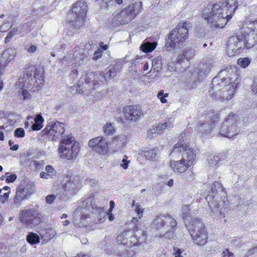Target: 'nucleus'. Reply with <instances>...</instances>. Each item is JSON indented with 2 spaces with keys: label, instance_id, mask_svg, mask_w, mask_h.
<instances>
[{
  "label": "nucleus",
  "instance_id": "nucleus-37",
  "mask_svg": "<svg viewBox=\"0 0 257 257\" xmlns=\"http://www.w3.org/2000/svg\"><path fill=\"white\" fill-rule=\"evenodd\" d=\"M36 69L34 67H31L26 69V73L28 80H32L36 78Z\"/></svg>",
  "mask_w": 257,
  "mask_h": 257
},
{
  "label": "nucleus",
  "instance_id": "nucleus-27",
  "mask_svg": "<svg viewBox=\"0 0 257 257\" xmlns=\"http://www.w3.org/2000/svg\"><path fill=\"white\" fill-rule=\"evenodd\" d=\"M213 66V61L212 59L207 60L205 64H202L200 67V69L198 72V77L199 79H202L205 77L209 72Z\"/></svg>",
  "mask_w": 257,
  "mask_h": 257
},
{
  "label": "nucleus",
  "instance_id": "nucleus-49",
  "mask_svg": "<svg viewBox=\"0 0 257 257\" xmlns=\"http://www.w3.org/2000/svg\"><path fill=\"white\" fill-rule=\"evenodd\" d=\"M144 209L140 205L137 204L136 205L135 211L139 216V218H141L143 216Z\"/></svg>",
  "mask_w": 257,
  "mask_h": 257
},
{
  "label": "nucleus",
  "instance_id": "nucleus-62",
  "mask_svg": "<svg viewBox=\"0 0 257 257\" xmlns=\"http://www.w3.org/2000/svg\"><path fill=\"white\" fill-rule=\"evenodd\" d=\"M22 93L24 100H29L30 99V94L27 90H23Z\"/></svg>",
  "mask_w": 257,
  "mask_h": 257
},
{
  "label": "nucleus",
  "instance_id": "nucleus-26",
  "mask_svg": "<svg viewBox=\"0 0 257 257\" xmlns=\"http://www.w3.org/2000/svg\"><path fill=\"white\" fill-rule=\"evenodd\" d=\"M160 153L159 149L157 148L153 149L144 148L142 151V155L146 157L147 160H156Z\"/></svg>",
  "mask_w": 257,
  "mask_h": 257
},
{
  "label": "nucleus",
  "instance_id": "nucleus-54",
  "mask_svg": "<svg viewBox=\"0 0 257 257\" xmlns=\"http://www.w3.org/2000/svg\"><path fill=\"white\" fill-rule=\"evenodd\" d=\"M85 183L86 184L94 187L97 185L98 181L94 179H89L86 180Z\"/></svg>",
  "mask_w": 257,
  "mask_h": 257
},
{
  "label": "nucleus",
  "instance_id": "nucleus-35",
  "mask_svg": "<svg viewBox=\"0 0 257 257\" xmlns=\"http://www.w3.org/2000/svg\"><path fill=\"white\" fill-rule=\"evenodd\" d=\"M220 161V158L218 155L210 157L208 159V166L212 168L217 166Z\"/></svg>",
  "mask_w": 257,
  "mask_h": 257
},
{
  "label": "nucleus",
  "instance_id": "nucleus-20",
  "mask_svg": "<svg viewBox=\"0 0 257 257\" xmlns=\"http://www.w3.org/2000/svg\"><path fill=\"white\" fill-rule=\"evenodd\" d=\"M220 115L218 113L214 114L210 118V123L208 122L201 121H199L198 124V131L201 133L205 135H214L211 133L215 125V123L218 122Z\"/></svg>",
  "mask_w": 257,
  "mask_h": 257
},
{
  "label": "nucleus",
  "instance_id": "nucleus-4",
  "mask_svg": "<svg viewBox=\"0 0 257 257\" xmlns=\"http://www.w3.org/2000/svg\"><path fill=\"white\" fill-rule=\"evenodd\" d=\"M221 188L220 183L217 181L215 182L212 184L205 197L210 209L214 214L218 212L219 214H224L229 210L227 199L225 197L222 198L217 194L218 191L221 190L222 192Z\"/></svg>",
  "mask_w": 257,
  "mask_h": 257
},
{
  "label": "nucleus",
  "instance_id": "nucleus-47",
  "mask_svg": "<svg viewBox=\"0 0 257 257\" xmlns=\"http://www.w3.org/2000/svg\"><path fill=\"white\" fill-rule=\"evenodd\" d=\"M257 254V246H254L253 247L250 248V249H248L246 255H245V257H249V256L251 255L252 254Z\"/></svg>",
  "mask_w": 257,
  "mask_h": 257
},
{
  "label": "nucleus",
  "instance_id": "nucleus-17",
  "mask_svg": "<svg viewBox=\"0 0 257 257\" xmlns=\"http://www.w3.org/2000/svg\"><path fill=\"white\" fill-rule=\"evenodd\" d=\"M64 132V124L59 121L51 122L43 130L44 134L52 136L53 140L58 139L60 136H63Z\"/></svg>",
  "mask_w": 257,
  "mask_h": 257
},
{
  "label": "nucleus",
  "instance_id": "nucleus-23",
  "mask_svg": "<svg viewBox=\"0 0 257 257\" xmlns=\"http://www.w3.org/2000/svg\"><path fill=\"white\" fill-rule=\"evenodd\" d=\"M170 167L174 172L183 173L190 167L187 165V163L185 161V157H182L179 162L175 161H171L170 162Z\"/></svg>",
  "mask_w": 257,
  "mask_h": 257
},
{
  "label": "nucleus",
  "instance_id": "nucleus-13",
  "mask_svg": "<svg viewBox=\"0 0 257 257\" xmlns=\"http://www.w3.org/2000/svg\"><path fill=\"white\" fill-rule=\"evenodd\" d=\"M176 220L169 214H161L157 216L152 223L153 227L162 230L169 228V226H176Z\"/></svg>",
  "mask_w": 257,
  "mask_h": 257
},
{
  "label": "nucleus",
  "instance_id": "nucleus-33",
  "mask_svg": "<svg viewBox=\"0 0 257 257\" xmlns=\"http://www.w3.org/2000/svg\"><path fill=\"white\" fill-rule=\"evenodd\" d=\"M26 240L32 245L35 244L40 242V237L36 233L29 232L27 235Z\"/></svg>",
  "mask_w": 257,
  "mask_h": 257
},
{
  "label": "nucleus",
  "instance_id": "nucleus-41",
  "mask_svg": "<svg viewBox=\"0 0 257 257\" xmlns=\"http://www.w3.org/2000/svg\"><path fill=\"white\" fill-rule=\"evenodd\" d=\"M168 96V94L166 93H164L163 90H160L159 91L157 94V97L160 100V101L163 103H166L167 99L166 97Z\"/></svg>",
  "mask_w": 257,
  "mask_h": 257
},
{
  "label": "nucleus",
  "instance_id": "nucleus-56",
  "mask_svg": "<svg viewBox=\"0 0 257 257\" xmlns=\"http://www.w3.org/2000/svg\"><path fill=\"white\" fill-rule=\"evenodd\" d=\"M9 192L5 193L3 195H0V201L3 203L7 201L9 197Z\"/></svg>",
  "mask_w": 257,
  "mask_h": 257
},
{
  "label": "nucleus",
  "instance_id": "nucleus-10",
  "mask_svg": "<svg viewBox=\"0 0 257 257\" xmlns=\"http://www.w3.org/2000/svg\"><path fill=\"white\" fill-rule=\"evenodd\" d=\"M42 215L39 210L31 208L21 211L20 219L21 222L28 227H33L39 224L41 221Z\"/></svg>",
  "mask_w": 257,
  "mask_h": 257
},
{
  "label": "nucleus",
  "instance_id": "nucleus-64",
  "mask_svg": "<svg viewBox=\"0 0 257 257\" xmlns=\"http://www.w3.org/2000/svg\"><path fill=\"white\" fill-rule=\"evenodd\" d=\"M142 68L144 71H147L149 69V64L147 62H143L142 63Z\"/></svg>",
  "mask_w": 257,
  "mask_h": 257
},
{
  "label": "nucleus",
  "instance_id": "nucleus-14",
  "mask_svg": "<svg viewBox=\"0 0 257 257\" xmlns=\"http://www.w3.org/2000/svg\"><path fill=\"white\" fill-rule=\"evenodd\" d=\"M125 233L118 235L117 239L119 244L127 245V246H132L140 245L146 240L147 236L142 230L138 231L136 234L130 237V243H128L127 239L124 238Z\"/></svg>",
  "mask_w": 257,
  "mask_h": 257
},
{
  "label": "nucleus",
  "instance_id": "nucleus-2",
  "mask_svg": "<svg viewBox=\"0 0 257 257\" xmlns=\"http://www.w3.org/2000/svg\"><path fill=\"white\" fill-rule=\"evenodd\" d=\"M239 5L237 0H223L213 5L210 9H205L202 17L211 27L222 28L232 18Z\"/></svg>",
  "mask_w": 257,
  "mask_h": 257
},
{
  "label": "nucleus",
  "instance_id": "nucleus-57",
  "mask_svg": "<svg viewBox=\"0 0 257 257\" xmlns=\"http://www.w3.org/2000/svg\"><path fill=\"white\" fill-rule=\"evenodd\" d=\"M8 63V62H7L0 56V74H1L2 71L4 69Z\"/></svg>",
  "mask_w": 257,
  "mask_h": 257
},
{
  "label": "nucleus",
  "instance_id": "nucleus-40",
  "mask_svg": "<svg viewBox=\"0 0 257 257\" xmlns=\"http://www.w3.org/2000/svg\"><path fill=\"white\" fill-rule=\"evenodd\" d=\"M250 61L248 58H240L237 60V63L242 68L246 67L250 63Z\"/></svg>",
  "mask_w": 257,
  "mask_h": 257
},
{
  "label": "nucleus",
  "instance_id": "nucleus-34",
  "mask_svg": "<svg viewBox=\"0 0 257 257\" xmlns=\"http://www.w3.org/2000/svg\"><path fill=\"white\" fill-rule=\"evenodd\" d=\"M103 133L105 135L110 136L115 133V129L110 122H107L103 127Z\"/></svg>",
  "mask_w": 257,
  "mask_h": 257
},
{
  "label": "nucleus",
  "instance_id": "nucleus-50",
  "mask_svg": "<svg viewBox=\"0 0 257 257\" xmlns=\"http://www.w3.org/2000/svg\"><path fill=\"white\" fill-rule=\"evenodd\" d=\"M193 175L194 174L192 171H188L183 175V177L187 181H190L194 179Z\"/></svg>",
  "mask_w": 257,
  "mask_h": 257
},
{
  "label": "nucleus",
  "instance_id": "nucleus-63",
  "mask_svg": "<svg viewBox=\"0 0 257 257\" xmlns=\"http://www.w3.org/2000/svg\"><path fill=\"white\" fill-rule=\"evenodd\" d=\"M40 177L41 178L45 179H49L52 178V177L49 175V174L46 171L41 172L40 174Z\"/></svg>",
  "mask_w": 257,
  "mask_h": 257
},
{
  "label": "nucleus",
  "instance_id": "nucleus-22",
  "mask_svg": "<svg viewBox=\"0 0 257 257\" xmlns=\"http://www.w3.org/2000/svg\"><path fill=\"white\" fill-rule=\"evenodd\" d=\"M161 61L159 59L154 60L152 61V66L149 72L147 74V77L154 80H156L159 78L158 73L161 71L162 69Z\"/></svg>",
  "mask_w": 257,
  "mask_h": 257
},
{
  "label": "nucleus",
  "instance_id": "nucleus-45",
  "mask_svg": "<svg viewBox=\"0 0 257 257\" xmlns=\"http://www.w3.org/2000/svg\"><path fill=\"white\" fill-rule=\"evenodd\" d=\"M45 171L47 172L49 175L53 176L56 174V170L50 165H47L45 167Z\"/></svg>",
  "mask_w": 257,
  "mask_h": 257
},
{
  "label": "nucleus",
  "instance_id": "nucleus-12",
  "mask_svg": "<svg viewBox=\"0 0 257 257\" xmlns=\"http://www.w3.org/2000/svg\"><path fill=\"white\" fill-rule=\"evenodd\" d=\"M71 11L72 13L75 14L76 17L75 21L71 22L72 25H73L76 28H80L84 24L85 17L87 12L86 2L83 0L77 2L73 5Z\"/></svg>",
  "mask_w": 257,
  "mask_h": 257
},
{
  "label": "nucleus",
  "instance_id": "nucleus-44",
  "mask_svg": "<svg viewBox=\"0 0 257 257\" xmlns=\"http://www.w3.org/2000/svg\"><path fill=\"white\" fill-rule=\"evenodd\" d=\"M130 161L127 160V157L126 155H124L123 156V159L121 161V164H120V166L123 169H127L128 167V164L130 163Z\"/></svg>",
  "mask_w": 257,
  "mask_h": 257
},
{
  "label": "nucleus",
  "instance_id": "nucleus-60",
  "mask_svg": "<svg viewBox=\"0 0 257 257\" xmlns=\"http://www.w3.org/2000/svg\"><path fill=\"white\" fill-rule=\"evenodd\" d=\"M55 199V196L54 195H49L46 197V201L48 204H51L53 202Z\"/></svg>",
  "mask_w": 257,
  "mask_h": 257
},
{
  "label": "nucleus",
  "instance_id": "nucleus-59",
  "mask_svg": "<svg viewBox=\"0 0 257 257\" xmlns=\"http://www.w3.org/2000/svg\"><path fill=\"white\" fill-rule=\"evenodd\" d=\"M8 143H9V146L11 147L10 149H11V150L17 151V150H18V149H19V145H17V144L13 145L14 144V142L12 140H9Z\"/></svg>",
  "mask_w": 257,
  "mask_h": 257
},
{
  "label": "nucleus",
  "instance_id": "nucleus-61",
  "mask_svg": "<svg viewBox=\"0 0 257 257\" xmlns=\"http://www.w3.org/2000/svg\"><path fill=\"white\" fill-rule=\"evenodd\" d=\"M223 257H234V254L232 252H230L229 249H225L222 253Z\"/></svg>",
  "mask_w": 257,
  "mask_h": 257
},
{
  "label": "nucleus",
  "instance_id": "nucleus-30",
  "mask_svg": "<svg viewBox=\"0 0 257 257\" xmlns=\"http://www.w3.org/2000/svg\"><path fill=\"white\" fill-rule=\"evenodd\" d=\"M16 51L13 48H8L6 49L2 54L1 57L7 62L9 63L14 59L16 56Z\"/></svg>",
  "mask_w": 257,
  "mask_h": 257
},
{
  "label": "nucleus",
  "instance_id": "nucleus-31",
  "mask_svg": "<svg viewBox=\"0 0 257 257\" xmlns=\"http://www.w3.org/2000/svg\"><path fill=\"white\" fill-rule=\"evenodd\" d=\"M157 44V42L151 43L145 40L141 45L140 49L144 52L149 53L156 48Z\"/></svg>",
  "mask_w": 257,
  "mask_h": 257
},
{
  "label": "nucleus",
  "instance_id": "nucleus-15",
  "mask_svg": "<svg viewBox=\"0 0 257 257\" xmlns=\"http://www.w3.org/2000/svg\"><path fill=\"white\" fill-rule=\"evenodd\" d=\"M88 145L92 150L100 155H105L108 151V144L107 140L99 136L91 139Z\"/></svg>",
  "mask_w": 257,
  "mask_h": 257
},
{
  "label": "nucleus",
  "instance_id": "nucleus-18",
  "mask_svg": "<svg viewBox=\"0 0 257 257\" xmlns=\"http://www.w3.org/2000/svg\"><path fill=\"white\" fill-rule=\"evenodd\" d=\"M123 113L125 118L132 122L137 121L144 115L141 107L137 105L124 107Z\"/></svg>",
  "mask_w": 257,
  "mask_h": 257
},
{
  "label": "nucleus",
  "instance_id": "nucleus-52",
  "mask_svg": "<svg viewBox=\"0 0 257 257\" xmlns=\"http://www.w3.org/2000/svg\"><path fill=\"white\" fill-rule=\"evenodd\" d=\"M251 91L254 95L257 96V78L253 80L251 85Z\"/></svg>",
  "mask_w": 257,
  "mask_h": 257
},
{
  "label": "nucleus",
  "instance_id": "nucleus-58",
  "mask_svg": "<svg viewBox=\"0 0 257 257\" xmlns=\"http://www.w3.org/2000/svg\"><path fill=\"white\" fill-rule=\"evenodd\" d=\"M17 178V176L16 174H12L7 177L6 182L8 183H12L14 182Z\"/></svg>",
  "mask_w": 257,
  "mask_h": 257
},
{
  "label": "nucleus",
  "instance_id": "nucleus-42",
  "mask_svg": "<svg viewBox=\"0 0 257 257\" xmlns=\"http://www.w3.org/2000/svg\"><path fill=\"white\" fill-rule=\"evenodd\" d=\"M249 26L246 27L247 30L251 31L257 35V20L253 21Z\"/></svg>",
  "mask_w": 257,
  "mask_h": 257
},
{
  "label": "nucleus",
  "instance_id": "nucleus-43",
  "mask_svg": "<svg viewBox=\"0 0 257 257\" xmlns=\"http://www.w3.org/2000/svg\"><path fill=\"white\" fill-rule=\"evenodd\" d=\"M14 135L17 138H23L25 135V131L22 127L17 128L15 131Z\"/></svg>",
  "mask_w": 257,
  "mask_h": 257
},
{
  "label": "nucleus",
  "instance_id": "nucleus-19",
  "mask_svg": "<svg viewBox=\"0 0 257 257\" xmlns=\"http://www.w3.org/2000/svg\"><path fill=\"white\" fill-rule=\"evenodd\" d=\"M31 194L30 188L27 186L21 185L16 189V194L14 197L11 205L13 208H18L21 206L22 201Z\"/></svg>",
  "mask_w": 257,
  "mask_h": 257
},
{
  "label": "nucleus",
  "instance_id": "nucleus-3",
  "mask_svg": "<svg viewBox=\"0 0 257 257\" xmlns=\"http://www.w3.org/2000/svg\"><path fill=\"white\" fill-rule=\"evenodd\" d=\"M190 24L186 22L180 23L167 35L165 48L168 51L174 53L179 50L188 38V27Z\"/></svg>",
  "mask_w": 257,
  "mask_h": 257
},
{
  "label": "nucleus",
  "instance_id": "nucleus-32",
  "mask_svg": "<svg viewBox=\"0 0 257 257\" xmlns=\"http://www.w3.org/2000/svg\"><path fill=\"white\" fill-rule=\"evenodd\" d=\"M34 120L35 123L32 125V130L34 131H39L41 130L43 127L42 124L44 121V119L42 115L41 114H37L35 117Z\"/></svg>",
  "mask_w": 257,
  "mask_h": 257
},
{
  "label": "nucleus",
  "instance_id": "nucleus-48",
  "mask_svg": "<svg viewBox=\"0 0 257 257\" xmlns=\"http://www.w3.org/2000/svg\"><path fill=\"white\" fill-rule=\"evenodd\" d=\"M40 70H37L36 71V78L38 79L39 81H42L43 80V68H39Z\"/></svg>",
  "mask_w": 257,
  "mask_h": 257
},
{
  "label": "nucleus",
  "instance_id": "nucleus-5",
  "mask_svg": "<svg viewBox=\"0 0 257 257\" xmlns=\"http://www.w3.org/2000/svg\"><path fill=\"white\" fill-rule=\"evenodd\" d=\"M58 152L62 159L74 160L79 152V143L75 141L74 138L71 135L62 136Z\"/></svg>",
  "mask_w": 257,
  "mask_h": 257
},
{
  "label": "nucleus",
  "instance_id": "nucleus-38",
  "mask_svg": "<svg viewBox=\"0 0 257 257\" xmlns=\"http://www.w3.org/2000/svg\"><path fill=\"white\" fill-rule=\"evenodd\" d=\"M169 228L164 229L163 231H166L164 233V236L169 239H173L175 237L174 231L176 226H169Z\"/></svg>",
  "mask_w": 257,
  "mask_h": 257
},
{
  "label": "nucleus",
  "instance_id": "nucleus-53",
  "mask_svg": "<svg viewBox=\"0 0 257 257\" xmlns=\"http://www.w3.org/2000/svg\"><path fill=\"white\" fill-rule=\"evenodd\" d=\"M9 22H4L3 25L0 26V31L2 32H6L11 27Z\"/></svg>",
  "mask_w": 257,
  "mask_h": 257
},
{
  "label": "nucleus",
  "instance_id": "nucleus-36",
  "mask_svg": "<svg viewBox=\"0 0 257 257\" xmlns=\"http://www.w3.org/2000/svg\"><path fill=\"white\" fill-rule=\"evenodd\" d=\"M190 208L188 206H185L182 209V214L183 218L186 220H188L191 221L193 220L194 218H193L190 213Z\"/></svg>",
  "mask_w": 257,
  "mask_h": 257
},
{
  "label": "nucleus",
  "instance_id": "nucleus-46",
  "mask_svg": "<svg viewBox=\"0 0 257 257\" xmlns=\"http://www.w3.org/2000/svg\"><path fill=\"white\" fill-rule=\"evenodd\" d=\"M102 51L100 49H98L93 53L92 59L94 61H97L101 58L102 56Z\"/></svg>",
  "mask_w": 257,
  "mask_h": 257
},
{
  "label": "nucleus",
  "instance_id": "nucleus-21",
  "mask_svg": "<svg viewBox=\"0 0 257 257\" xmlns=\"http://www.w3.org/2000/svg\"><path fill=\"white\" fill-rule=\"evenodd\" d=\"M241 33V36H243L244 37L246 49H248L256 44L257 35L255 33L251 31L247 30L246 27L242 28Z\"/></svg>",
  "mask_w": 257,
  "mask_h": 257
},
{
  "label": "nucleus",
  "instance_id": "nucleus-39",
  "mask_svg": "<svg viewBox=\"0 0 257 257\" xmlns=\"http://www.w3.org/2000/svg\"><path fill=\"white\" fill-rule=\"evenodd\" d=\"M18 30L17 28H14L11 30L8 34L7 37L5 38V43H9L11 39L17 34H18Z\"/></svg>",
  "mask_w": 257,
  "mask_h": 257
},
{
  "label": "nucleus",
  "instance_id": "nucleus-16",
  "mask_svg": "<svg viewBox=\"0 0 257 257\" xmlns=\"http://www.w3.org/2000/svg\"><path fill=\"white\" fill-rule=\"evenodd\" d=\"M176 144L174 147L172 152L170 153V155L173 156L176 153H181L184 151L183 157H185V161L187 163V165L191 166L195 158V154L193 149H192L188 145L181 144Z\"/></svg>",
  "mask_w": 257,
  "mask_h": 257
},
{
  "label": "nucleus",
  "instance_id": "nucleus-51",
  "mask_svg": "<svg viewBox=\"0 0 257 257\" xmlns=\"http://www.w3.org/2000/svg\"><path fill=\"white\" fill-rule=\"evenodd\" d=\"M106 72L104 73V74L106 80L113 77L115 76V74H114V72L111 69H108V70H106Z\"/></svg>",
  "mask_w": 257,
  "mask_h": 257
},
{
  "label": "nucleus",
  "instance_id": "nucleus-29",
  "mask_svg": "<svg viewBox=\"0 0 257 257\" xmlns=\"http://www.w3.org/2000/svg\"><path fill=\"white\" fill-rule=\"evenodd\" d=\"M167 126V123L164 122L161 124H159L156 127H152L148 132V137L150 139L156 137L157 134H161L162 132V130L166 128Z\"/></svg>",
  "mask_w": 257,
  "mask_h": 257
},
{
  "label": "nucleus",
  "instance_id": "nucleus-28",
  "mask_svg": "<svg viewBox=\"0 0 257 257\" xmlns=\"http://www.w3.org/2000/svg\"><path fill=\"white\" fill-rule=\"evenodd\" d=\"M195 55L193 49L188 48L183 50L182 53L178 56L177 62L181 63L185 61L189 60Z\"/></svg>",
  "mask_w": 257,
  "mask_h": 257
},
{
  "label": "nucleus",
  "instance_id": "nucleus-55",
  "mask_svg": "<svg viewBox=\"0 0 257 257\" xmlns=\"http://www.w3.org/2000/svg\"><path fill=\"white\" fill-rule=\"evenodd\" d=\"M25 49L28 52L34 53L36 51L37 47L33 45H27L25 47Z\"/></svg>",
  "mask_w": 257,
  "mask_h": 257
},
{
  "label": "nucleus",
  "instance_id": "nucleus-8",
  "mask_svg": "<svg viewBox=\"0 0 257 257\" xmlns=\"http://www.w3.org/2000/svg\"><path fill=\"white\" fill-rule=\"evenodd\" d=\"M238 122L237 115L230 113L221 125L219 134L221 136L231 138L239 132Z\"/></svg>",
  "mask_w": 257,
  "mask_h": 257
},
{
  "label": "nucleus",
  "instance_id": "nucleus-9",
  "mask_svg": "<svg viewBox=\"0 0 257 257\" xmlns=\"http://www.w3.org/2000/svg\"><path fill=\"white\" fill-rule=\"evenodd\" d=\"M96 79L102 83H105L107 81L104 74L102 75L99 74L98 76L97 74L91 72L86 73L82 75L78 82L77 86L80 88L79 92L82 88L88 90L95 89L98 84V81Z\"/></svg>",
  "mask_w": 257,
  "mask_h": 257
},
{
  "label": "nucleus",
  "instance_id": "nucleus-24",
  "mask_svg": "<svg viewBox=\"0 0 257 257\" xmlns=\"http://www.w3.org/2000/svg\"><path fill=\"white\" fill-rule=\"evenodd\" d=\"M81 184L79 177L75 176L64 184L63 189L66 191H74L80 187Z\"/></svg>",
  "mask_w": 257,
  "mask_h": 257
},
{
  "label": "nucleus",
  "instance_id": "nucleus-6",
  "mask_svg": "<svg viewBox=\"0 0 257 257\" xmlns=\"http://www.w3.org/2000/svg\"><path fill=\"white\" fill-rule=\"evenodd\" d=\"M142 6V3L140 1L136 2L130 5L114 15L112 22V24L115 26L127 24L140 13Z\"/></svg>",
  "mask_w": 257,
  "mask_h": 257
},
{
  "label": "nucleus",
  "instance_id": "nucleus-7",
  "mask_svg": "<svg viewBox=\"0 0 257 257\" xmlns=\"http://www.w3.org/2000/svg\"><path fill=\"white\" fill-rule=\"evenodd\" d=\"M187 227L196 244L203 245L206 243L207 232L203 223L199 219L194 218L187 225Z\"/></svg>",
  "mask_w": 257,
  "mask_h": 257
},
{
  "label": "nucleus",
  "instance_id": "nucleus-1",
  "mask_svg": "<svg viewBox=\"0 0 257 257\" xmlns=\"http://www.w3.org/2000/svg\"><path fill=\"white\" fill-rule=\"evenodd\" d=\"M237 79L234 68L220 70L212 80L209 92L212 98L220 101L231 99L238 83Z\"/></svg>",
  "mask_w": 257,
  "mask_h": 257
},
{
  "label": "nucleus",
  "instance_id": "nucleus-25",
  "mask_svg": "<svg viewBox=\"0 0 257 257\" xmlns=\"http://www.w3.org/2000/svg\"><path fill=\"white\" fill-rule=\"evenodd\" d=\"M75 51L73 54L75 59V63L82 65L86 64L88 60L87 56L84 54V50L79 48H75Z\"/></svg>",
  "mask_w": 257,
  "mask_h": 257
},
{
  "label": "nucleus",
  "instance_id": "nucleus-11",
  "mask_svg": "<svg viewBox=\"0 0 257 257\" xmlns=\"http://www.w3.org/2000/svg\"><path fill=\"white\" fill-rule=\"evenodd\" d=\"M243 36H233L227 41L226 49L229 56L240 53L244 49H246L245 41Z\"/></svg>",
  "mask_w": 257,
  "mask_h": 257
}]
</instances>
